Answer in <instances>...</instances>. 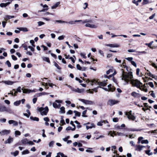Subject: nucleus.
<instances>
[{
	"instance_id": "nucleus-1",
	"label": "nucleus",
	"mask_w": 157,
	"mask_h": 157,
	"mask_svg": "<svg viewBox=\"0 0 157 157\" xmlns=\"http://www.w3.org/2000/svg\"><path fill=\"white\" fill-rule=\"evenodd\" d=\"M120 73L121 74V79L124 80L128 84L130 81L131 84L134 86L141 89V85L142 83L137 79H132L133 75L132 72H125L123 69H121Z\"/></svg>"
},
{
	"instance_id": "nucleus-2",
	"label": "nucleus",
	"mask_w": 157,
	"mask_h": 157,
	"mask_svg": "<svg viewBox=\"0 0 157 157\" xmlns=\"http://www.w3.org/2000/svg\"><path fill=\"white\" fill-rule=\"evenodd\" d=\"M0 112H6L10 114H13L14 112L10 107L0 105Z\"/></svg>"
},
{
	"instance_id": "nucleus-3",
	"label": "nucleus",
	"mask_w": 157,
	"mask_h": 157,
	"mask_svg": "<svg viewBox=\"0 0 157 157\" xmlns=\"http://www.w3.org/2000/svg\"><path fill=\"white\" fill-rule=\"evenodd\" d=\"M37 109L40 112L42 115H46L48 111V108L47 106H46L44 108L42 107H38Z\"/></svg>"
},
{
	"instance_id": "nucleus-4",
	"label": "nucleus",
	"mask_w": 157,
	"mask_h": 157,
	"mask_svg": "<svg viewBox=\"0 0 157 157\" xmlns=\"http://www.w3.org/2000/svg\"><path fill=\"white\" fill-rule=\"evenodd\" d=\"M79 100L86 105H92L94 104V101H91L86 100L83 99H79Z\"/></svg>"
},
{
	"instance_id": "nucleus-5",
	"label": "nucleus",
	"mask_w": 157,
	"mask_h": 157,
	"mask_svg": "<svg viewBox=\"0 0 157 157\" xmlns=\"http://www.w3.org/2000/svg\"><path fill=\"white\" fill-rule=\"evenodd\" d=\"M107 80H106L105 81H104L101 82H98L97 81H96L95 80H94L93 81H91V82L92 83H94L95 82H97L98 84L100 86H105L107 85Z\"/></svg>"
},
{
	"instance_id": "nucleus-6",
	"label": "nucleus",
	"mask_w": 157,
	"mask_h": 157,
	"mask_svg": "<svg viewBox=\"0 0 157 157\" xmlns=\"http://www.w3.org/2000/svg\"><path fill=\"white\" fill-rule=\"evenodd\" d=\"M119 101L115 100L110 99L108 101V104L110 106H112L114 105L117 104L119 102Z\"/></svg>"
},
{
	"instance_id": "nucleus-7",
	"label": "nucleus",
	"mask_w": 157,
	"mask_h": 157,
	"mask_svg": "<svg viewBox=\"0 0 157 157\" xmlns=\"http://www.w3.org/2000/svg\"><path fill=\"white\" fill-rule=\"evenodd\" d=\"M83 125H86V128L87 130L90 128H91L93 127H95V125L93 123L90 124L89 122L84 124Z\"/></svg>"
},
{
	"instance_id": "nucleus-8",
	"label": "nucleus",
	"mask_w": 157,
	"mask_h": 157,
	"mask_svg": "<svg viewBox=\"0 0 157 157\" xmlns=\"http://www.w3.org/2000/svg\"><path fill=\"white\" fill-rule=\"evenodd\" d=\"M146 147L145 146L140 145H136L135 146V150L136 151H141L144 147Z\"/></svg>"
},
{
	"instance_id": "nucleus-9",
	"label": "nucleus",
	"mask_w": 157,
	"mask_h": 157,
	"mask_svg": "<svg viewBox=\"0 0 157 157\" xmlns=\"http://www.w3.org/2000/svg\"><path fill=\"white\" fill-rule=\"evenodd\" d=\"M10 130H4L0 131V134L1 136H3L4 135H7L10 133Z\"/></svg>"
},
{
	"instance_id": "nucleus-10",
	"label": "nucleus",
	"mask_w": 157,
	"mask_h": 157,
	"mask_svg": "<svg viewBox=\"0 0 157 157\" xmlns=\"http://www.w3.org/2000/svg\"><path fill=\"white\" fill-rule=\"evenodd\" d=\"M8 123L10 124H13V126H17L18 124V123L17 121L13 120H10L9 121Z\"/></svg>"
},
{
	"instance_id": "nucleus-11",
	"label": "nucleus",
	"mask_w": 157,
	"mask_h": 157,
	"mask_svg": "<svg viewBox=\"0 0 157 157\" xmlns=\"http://www.w3.org/2000/svg\"><path fill=\"white\" fill-rule=\"evenodd\" d=\"M126 115L127 116L128 118L129 119L131 120L132 121H134L136 119V117L135 116L132 114L128 115L127 114H126Z\"/></svg>"
},
{
	"instance_id": "nucleus-12",
	"label": "nucleus",
	"mask_w": 157,
	"mask_h": 157,
	"mask_svg": "<svg viewBox=\"0 0 157 157\" xmlns=\"http://www.w3.org/2000/svg\"><path fill=\"white\" fill-rule=\"evenodd\" d=\"M21 90H23V93H25H25H29L31 92H34V91H33V90H29V89H23V88H22L21 89Z\"/></svg>"
},
{
	"instance_id": "nucleus-13",
	"label": "nucleus",
	"mask_w": 157,
	"mask_h": 157,
	"mask_svg": "<svg viewBox=\"0 0 157 157\" xmlns=\"http://www.w3.org/2000/svg\"><path fill=\"white\" fill-rule=\"evenodd\" d=\"M85 26L87 27H89L90 28H96L97 26L94 24H91L89 23H87L85 25Z\"/></svg>"
},
{
	"instance_id": "nucleus-14",
	"label": "nucleus",
	"mask_w": 157,
	"mask_h": 157,
	"mask_svg": "<svg viewBox=\"0 0 157 157\" xmlns=\"http://www.w3.org/2000/svg\"><path fill=\"white\" fill-rule=\"evenodd\" d=\"M105 123H108V122L107 120L101 121L97 123V125L98 126H101L102 125L103 123L105 124Z\"/></svg>"
},
{
	"instance_id": "nucleus-15",
	"label": "nucleus",
	"mask_w": 157,
	"mask_h": 157,
	"mask_svg": "<svg viewBox=\"0 0 157 157\" xmlns=\"http://www.w3.org/2000/svg\"><path fill=\"white\" fill-rule=\"evenodd\" d=\"M72 91L78 93H82L84 91V90L83 89H79L78 88L77 89L74 88V90H73Z\"/></svg>"
},
{
	"instance_id": "nucleus-16",
	"label": "nucleus",
	"mask_w": 157,
	"mask_h": 157,
	"mask_svg": "<svg viewBox=\"0 0 157 157\" xmlns=\"http://www.w3.org/2000/svg\"><path fill=\"white\" fill-rule=\"evenodd\" d=\"M106 45L108 46H109L112 48H117L120 47L119 45L116 44H108Z\"/></svg>"
},
{
	"instance_id": "nucleus-17",
	"label": "nucleus",
	"mask_w": 157,
	"mask_h": 157,
	"mask_svg": "<svg viewBox=\"0 0 157 157\" xmlns=\"http://www.w3.org/2000/svg\"><path fill=\"white\" fill-rule=\"evenodd\" d=\"M17 29L21 31H23L24 32H26L28 31V29L26 28H17Z\"/></svg>"
},
{
	"instance_id": "nucleus-18",
	"label": "nucleus",
	"mask_w": 157,
	"mask_h": 157,
	"mask_svg": "<svg viewBox=\"0 0 157 157\" xmlns=\"http://www.w3.org/2000/svg\"><path fill=\"white\" fill-rule=\"evenodd\" d=\"M10 3V2H8L6 3H1L0 4V6L2 7H6Z\"/></svg>"
},
{
	"instance_id": "nucleus-19",
	"label": "nucleus",
	"mask_w": 157,
	"mask_h": 157,
	"mask_svg": "<svg viewBox=\"0 0 157 157\" xmlns=\"http://www.w3.org/2000/svg\"><path fill=\"white\" fill-rule=\"evenodd\" d=\"M111 86H112L111 84H109V85L108 86V89H109V90L110 91H114L115 90V89H116L115 87H113V89H111Z\"/></svg>"
},
{
	"instance_id": "nucleus-20",
	"label": "nucleus",
	"mask_w": 157,
	"mask_h": 157,
	"mask_svg": "<svg viewBox=\"0 0 157 157\" xmlns=\"http://www.w3.org/2000/svg\"><path fill=\"white\" fill-rule=\"evenodd\" d=\"M3 82H4L5 84L8 85H12L14 82L12 81H2Z\"/></svg>"
},
{
	"instance_id": "nucleus-21",
	"label": "nucleus",
	"mask_w": 157,
	"mask_h": 157,
	"mask_svg": "<svg viewBox=\"0 0 157 157\" xmlns=\"http://www.w3.org/2000/svg\"><path fill=\"white\" fill-rule=\"evenodd\" d=\"M14 17V16H10V15H7L6 16V17L5 18V19L6 21L8 20H9V19H10L12 18H13Z\"/></svg>"
},
{
	"instance_id": "nucleus-22",
	"label": "nucleus",
	"mask_w": 157,
	"mask_h": 157,
	"mask_svg": "<svg viewBox=\"0 0 157 157\" xmlns=\"http://www.w3.org/2000/svg\"><path fill=\"white\" fill-rule=\"evenodd\" d=\"M53 106L54 108H59L61 106V105L60 104L58 105L56 103L54 102L53 103Z\"/></svg>"
},
{
	"instance_id": "nucleus-23",
	"label": "nucleus",
	"mask_w": 157,
	"mask_h": 157,
	"mask_svg": "<svg viewBox=\"0 0 157 157\" xmlns=\"http://www.w3.org/2000/svg\"><path fill=\"white\" fill-rule=\"evenodd\" d=\"M13 141V138H11L10 137L5 141L6 144L10 143Z\"/></svg>"
},
{
	"instance_id": "nucleus-24",
	"label": "nucleus",
	"mask_w": 157,
	"mask_h": 157,
	"mask_svg": "<svg viewBox=\"0 0 157 157\" xmlns=\"http://www.w3.org/2000/svg\"><path fill=\"white\" fill-rule=\"evenodd\" d=\"M56 22L59 23L61 24L67 23V22L64 21H61L60 20H56L55 21V23L56 24Z\"/></svg>"
},
{
	"instance_id": "nucleus-25",
	"label": "nucleus",
	"mask_w": 157,
	"mask_h": 157,
	"mask_svg": "<svg viewBox=\"0 0 157 157\" xmlns=\"http://www.w3.org/2000/svg\"><path fill=\"white\" fill-rule=\"evenodd\" d=\"M60 4V2H56L54 5L52 6L51 8L52 9H55Z\"/></svg>"
},
{
	"instance_id": "nucleus-26",
	"label": "nucleus",
	"mask_w": 157,
	"mask_h": 157,
	"mask_svg": "<svg viewBox=\"0 0 157 157\" xmlns=\"http://www.w3.org/2000/svg\"><path fill=\"white\" fill-rule=\"evenodd\" d=\"M114 135H115V136H116L117 135L119 136H124V134L123 133H121V132H114Z\"/></svg>"
},
{
	"instance_id": "nucleus-27",
	"label": "nucleus",
	"mask_w": 157,
	"mask_h": 157,
	"mask_svg": "<svg viewBox=\"0 0 157 157\" xmlns=\"http://www.w3.org/2000/svg\"><path fill=\"white\" fill-rule=\"evenodd\" d=\"M131 95L134 97H136L138 95H139L140 94L139 93H137L135 92H133L132 93Z\"/></svg>"
},
{
	"instance_id": "nucleus-28",
	"label": "nucleus",
	"mask_w": 157,
	"mask_h": 157,
	"mask_svg": "<svg viewBox=\"0 0 157 157\" xmlns=\"http://www.w3.org/2000/svg\"><path fill=\"white\" fill-rule=\"evenodd\" d=\"M30 119L31 120L34 121H39V119L37 117H30Z\"/></svg>"
},
{
	"instance_id": "nucleus-29",
	"label": "nucleus",
	"mask_w": 157,
	"mask_h": 157,
	"mask_svg": "<svg viewBox=\"0 0 157 157\" xmlns=\"http://www.w3.org/2000/svg\"><path fill=\"white\" fill-rule=\"evenodd\" d=\"M21 141L22 144H28V140L26 138L22 140Z\"/></svg>"
},
{
	"instance_id": "nucleus-30",
	"label": "nucleus",
	"mask_w": 157,
	"mask_h": 157,
	"mask_svg": "<svg viewBox=\"0 0 157 157\" xmlns=\"http://www.w3.org/2000/svg\"><path fill=\"white\" fill-rule=\"evenodd\" d=\"M21 103V101H17L14 102L13 104L15 106H18Z\"/></svg>"
},
{
	"instance_id": "nucleus-31",
	"label": "nucleus",
	"mask_w": 157,
	"mask_h": 157,
	"mask_svg": "<svg viewBox=\"0 0 157 157\" xmlns=\"http://www.w3.org/2000/svg\"><path fill=\"white\" fill-rule=\"evenodd\" d=\"M43 60L47 62L48 63H50V62L49 59L48 57H44L43 58Z\"/></svg>"
},
{
	"instance_id": "nucleus-32",
	"label": "nucleus",
	"mask_w": 157,
	"mask_h": 157,
	"mask_svg": "<svg viewBox=\"0 0 157 157\" xmlns=\"http://www.w3.org/2000/svg\"><path fill=\"white\" fill-rule=\"evenodd\" d=\"M74 112L75 113V116L78 117H80L81 115L80 113L78 112L77 111L75 110L74 111Z\"/></svg>"
},
{
	"instance_id": "nucleus-33",
	"label": "nucleus",
	"mask_w": 157,
	"mask_h": 157,
	"mask_svg": "<svg viewBox=\"0 0 157 157\" xmlns=\"http://www.w3.org/2000/svg\"><path fill=\"white\" fill-rule=\"evenodd\" d=\"M86 22L91 23L92 22V21L88 19H85L82 20V24H84Z\"/></svg>"
},
{
	"instance_id": "nucleus-34",
	"label": "nucleus",
	"mask_w": 157,
	"mask_h": 157,
	"mask_svg": "<svg viewBox=\"0 0 157 157\" xmlns=\"http://www.w3.org/2000/svg\"><path fill=\"white\" fill-rule=\"evenodd\" d=\"M146 153L148 155H152L153 153L152 152H150V150H148L145 151Z\"/></svg>"
},
{
	"instance_id": "nucleus-35",
	"label": "nucleus",
	"mask_w": 157,
	"mask_h": 157,
	"mask_svg": "<svg viewBox=\"0 0 157 157\" xmlns=\"http://www.w3.org/2000/svg\"><path fill=\"white\" fill-rule=\"evenodd\" d=\"M145 87V85L141 86V89H140L141 90L144 91L145 92H147V89H145L144 87Z\"/></svg>"
},
{
	"instance_id": "nucleus-36",
	"label": "nucleus",
	"mask_w": 157,
	"mask_h": 157,
	"mask_svg": "<svg viewBox=\"0 0 157 157\" xmlns=\"http://www.w3.org/2000/svg\"><path fill=\"white\" fill-rule=\"evenodd\" d=\"M55 66L59 70H60L61 69V68L59 66L57 63L55 62H54Z\"/></svg>"
},
{
	"instance_id": "nucleus-37",
	"label": "nucleus",
	"mask_w": 157,
	"mask_h": 157,
	"mask_svg": "<svg viewBox=\"0 0 157 157\" xmlns=\"http://www.w3.org/2000/svg\"><path fill=\"white\" fill-rule=\"evenodd\" d=\"M148 72V73H147V74L149 76L152 77V78H155V76L154 75L152 74L148 70L147 71Z\"/></svg>"
},
{
	"instance_id": "nucleus-38",
	"label": "nucleus",
	"mask_w": 157,
	"mask_h": 157,
	"mask_svg": "<svg viewBox=\"0 0 157 157\" xmlns=\"http://www.w3.org/2000/svg\"><path fill=\"white\" fill-rule=\"evenodd\" d=\"M141 143L142 144H147L148 143V141L147 140H142Z\"/></svg>"
},
{
	"instance_id": "nucleus-39",
	"label": "nucleus",
	"mask_w": 157,
	"mask_h": 157,
	"mask_svg": "<svg viewBox=\"0 0 157 157\" xmlns=\"http://www.w3.org/2000/svg\"><path fill=\"white\" fill-rule=\"evenodd\" d=\"M86 112H87V110H86L82 112V116L83 117H87V116L85 115L86 114Z\"/></svg>"
},
{
	"instance_id": "nucleus-40",
	"label": "nucleus",
	"mask_w": 157,
	"mask_h": 157,
	"mask_svg": "<svg viewBox=\"0 0 157 157\" xmlns=\"http://www.w3.org/2000/svg\"><path fill=\"white\" fill-rule=\"evenodd\" d=\"M153 43V41L149 43H146L145 45L148 46V47L150 48L151 46V45Z\"/></svg>"
},
{
	"instance_id": "nucleus-41",
	"label": "nucleus",
	"mask_w": 157,
	"mask_h": 157,
	"mask_svg": "<svg viewBox=\"0 0 157 157\" xmlns=\"http://www.w3.org/2000/svg\"><path fill=\"white\" fill-rule=\"evenodd\" d=\"M61 113H65V108L64 107H62L60 108Z\"/></svg>"
},
{
	"instance_id": "nucleus-42",
	"label": "nucleus",
	"mask_w": 157,
	"mask_h": 157,
	"mask_svg": "<svg viewBox=\"0 0 157 157\" xmlns=\"http://www.w3.org/2000/svg\"><path fill=\"white\" fill-rule=\"evenodd\" d=\"M29 153V151L28 150L24 151L22 153V155L28 154Z\"/></svg>"
},
{
	"instance_id": "nucleus-43",
	"label": "nucleus",
	"mask_w": 157,
	"mask_h": 157,
	"mask_svg": "<svg viewBox=\"0 0 157 157\" xmlns=\"http://www.w3.org/2000/svg\"><path fill=\"white\" fill-rule=\"evenodd\" d=\"M15 134L16 136H17V135L20 136L21 135V132L17 130L15 131Z\"/></svg>"
},
{
	"instance_id": "nucleus-44",
	"label": "nucleus",
	"mask_w": 157,
	"mask_h": 157,
	"mask_svg": "<svg viewBox=\"0 0 157 157\" xmlns=\"http://www.w3.org/2000/svg\"><path fill=\"white\" fill-rule=\"evenodd\" d=\"M61 155V157H67V156L65 155L63 153L60 152H59L57 153V155Z\"/></svg>"
},
{
	"instance_id": "nucleus-45",
	"label": "nucleus",
	"mask_w": 157,
	"mask_h": 157,
	"mask_svg": "<svg viewBox=\"0 0 157 157\" xmlns=\"http://www.w3.org/2000/svg\"><path fill=\"white\" fill-rule=\"evenodd\" d=\"M6 63L8 65L9 67H11V64L9 60H7Z\"/></svg>"
},
{
	"instance_id": "nucleus-46",
	"label": "nucleus",
	"mask_w": 157,
	"mask_h": 157,
	"mask_svg": "<svg viewBox=\"0 0 157 157\" xmlns=\"http://www.w3.org/2000/svg\"><path fill=\"white\" fill-rule=\"evenodd\" d=\"M45 23L42 21H39L38 22V24L39 26H41L42 25H44Z\"/></svg>"
},
{
	"instance_id": "nucleus-47",
	"label": "nucleus",
	"mask_w": 157,
	"mask_h": 157,
	"mask_svg": "<svg viewBox=\"0 0 157 157\" xmlns=\"http://www.w3.org/2000/svg\"><path fill=\"white\" fill-rule=\"evenodd\" d=\"M54 143V141H51L50 142L49 144V145L50 147H52L53 146V144Z\"/></svg>"
},
{
	"instance_id": "nucleus-48",
	"label": "nucleus",
	"mask_w": 157,
	"mask_h": 157,
	"mask_svg": "<svg viewBox=\"0 0 157 157\" xmlns=\"http://www.w3.org/2000/svg\"><path fill=\"white\" fill-rule=\"evenodd\" d=\"M49 94L48 93H46L45 92H42L41 93L39 94V96H41L43 95H45L48 94Z\"/></svg>"
},
{
	"instance_id": "nucleus-49",
	"label": "nucleus",
	"mask_w": 157,
	"mask_h": 157,
	"mask_svg": "<svg viewBox=\"0 0 157 157\" xmlns=\"http://www.w3.org/2000/svg\"><path fill=\"white\" fill-rule=\"evenodd\" d=\"M114 132H115L113 131V133L112 131H111L109 132L108 135H110L111 136L113 137L114 136L113 135V134H114Z\"/></svg>"
},
{
	"instance_id": "nucleus-50",
	"label": "nucleus",
	"mask_w": 157,
	"mask_h": 157,
	"mask_svg": "<svg viewBox=\"0 0 157 157\" xmlns=\"http://www.w3.org/2000/svg\"><path fill=\"white\" fill-rule=\"evenodd\" d=\"M19 153V151H15L14 153H13V155L14 156H17Z\"/></svg>"
},
{
	"instance_id": "nucleus-51",
	"label": "nucleus",
	"mask_w": 157,
	"mask_h": 157,
	"mask_svg": "<svg viewBox=\"0 0 157 157\" xmlns=\"http://www.w3.org/2000/svg\"><path fill=\"white\" fill-rule=\"evenodd\" d=\"M80 55L81 56L83 57L84 59H86V57L85 56V54L83 53H81Z\"/></svg>"
},
{
	"instance_id": "nucleus-52",
	"label": "nucleus",
	"mask_w": 157,
	"mask_h": 157,
	"mask_svg": "<svg viewBox=\"0 0 157 157\" xmlns=\"http://www.w3.org/2000/svg\"><path fill=\"white\" fill-rule=\"evenodd\" d=\"M147 84L149 85L150 86V87L152 88L154 86V85L152 82H149Z\"/></svg>"
},
{
	"instance_id": "nucleus-53",
	"label": "nucleus",
	"mask_w": 157,
	"mask_h": 157,
	"mask_svg": "<svg viewBox=\"0 0 157 157\" xmlns=\"http://www.w3.org/2000/svg\"><path fill=\"white\" fill-rule=\"evenodd\" d=\"M76 67L77 69L79 70H82V67L80 66V65L78 64H77L76 65Z\"/></svg>"
},
{
	"instance_id": "nucleus-54",
	"label": "nucleus",
	"mask_w": 157,
	"mask_h": 157,
	"mask_svg": "<svg viewBox=\"0 0 157 157\" xmlns=\"http://www.w3.org/2000/svg\"><path fill=\"white\" fill-rule=\"evenodd\" d=\"M118 118L117 117L114 118L113 119V121L114 122H117L118 121Z\"/></svg>"
},
{
	"instance_id": "nucleus-55",
	"label": "nucleus",
	"mask_w": 157,
	"mask_h": 157,
	"mask_svg": "<svg viewBox=\"0 0 157 157\" xmlns=\"http://www.w3.org/2000/svg\"><path fill=\"white\" fill-rule=\"evenodd\" d=\"M64 36L62 35L61 36H59L58 38V39L59 40H62L64 38Z\"/></svg>"
},
{
	"instance_id": "nucleus-56",
	"label": "nucleus",
	"mask_w": 157,
	"mask_h": 157,
	"mask_svg": "<svg viewBox=\"0 0 157 157\" xmlns=\"http://www.w3.org/2000/svg\"><path fill=\"white\" fill-rule=\"evenodd\" d=\"M13 91H14V93L13 96H16L17 95V92H18L15 89H13Z\"/></svg>"
},
{
	"instance_id": "nucleus-57",
	"label": "nucleus",
	"mask_w": 157,
	"mask_h": 157,
	"mask_svg": "<svg viewBox=\"0 0 157 157\" xmlns=\"http://www.w3.org/2000/svg\"><path fill=\"white\" fill-rule=\"evenodd\" d=\"M11 57L12 59L14 60H16L17 59V58L14 55H12Z\"/></svg>"
},
{
	"instance_id": "nucleus-58",
	"label": "nucleus",
	"mask_w": 157,
	"mask_h": 157,
	"mask_svg": "<svg viewBox=\"0 0 157 157\" xmlns=\"http://www.w3.org/2000/svg\"><path fill=\"white\" fill-rule=\"evenodd\" d=\"M131 63L132 65L133 66H135V67H136L137 65L136 64V63L133 61H131Z\"/></svg>"
},
{
	"instance_id": "nucleus-59",
	"label": "nucleus",
	"mask_w": 157,
	"mask_h": 157,
	"mask_svg": "<svg viewBox=\"0 0 157 157\" xmlns=\"http://www.w3.org/2000/svg\"><path fill=\"white\" fill-rule=\"evenodd\" d=\"M75 21H70L68 22H67L68 24H69L71 25H73L75 24Z\"/></svg>"
},
{
	"instance_id": "nucleus-60",
	"label": "nucleus",
	"mask_w": 157,
	"mask_h": 157,
	"mask_svg": "<svg viewBox=\"0 0 157 157\" xmlns=\"http://www.w3.org/2000/svg\"><path fill=\"white\" fill-rule=\"evenodd\" d=\"M113 72V70L112 69H109V70L107 71H106V74L107 75L109 74L110 72Z\"/></svg>"
},
{
	"instance_id": "nucleus-61",
	"label": "nucleus",
	"mask_w": 157,
	"mask_h": 157,
	"mask_svg": "<svg viewBox=\"0 0 157 157\" xmlns=\"http://www.w3.org/2000/svg\"><path fill=\"white\" fill-rule=\"evenodd\" d=\"M150 62H151V65H152V66L153 67H154L155 68H157V67L155 63H152V61H150Z\"/></svg>"
},
{
	"instance_id": "nucleus-62",
	"label": "nucleus",
	"mask_w": 157,
	"mask_h": 157,
	"mask_svg": "<svg viewBox=\"0 0 157 157\" xmlns=\"http://www.w3.org/2000/svg\"><path fill=\"white\" fill-rule=\"evenodd\" d=\"M16 90L17 91V92H21V87L20 86L18 87Z\"/></svg>"
},
{
	"instance_id": "nucleus-63",
	"label": "nucleus",
	"mask_w": 157,
	"mask_h": 157,
	"mask_svg": "<svg viewBox=\"0 0 157 157\" xmlns=\"http://www.w3.org/2000/svg\"><path fill=\"white\" fill-rule=\"evenodd\" d=\"M75 79L76 80L78 81L80 83H81L82 82V80H81L80 79L78 78L77 77H76L75 78Z\"/></svg>"
},
{
	"instance_id": "nucleus-64",
	"label": "nucleus",
	"mask_w": 157,
	"mask_h": 157,
	"mask_svg": "<svg viewBox=\"0 0 157 157\" xmlns=\"http://www.w3.org/2000/svg\"><path fill=\"white\" fill-rule=\"evenodd\" d=\"M28 48L30 49L33 52L34 51V49L32 47V46H28Z\"/></svg>"
}]
</instances>
